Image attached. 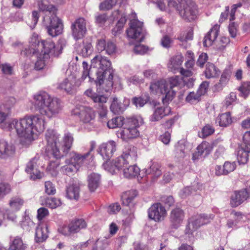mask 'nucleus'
Here are the masks:
<instances>
[{
  "mask_svg": "<svg viewBox=\"0 0 250 250\" xmlns=\"http://www.w3.org/2000/svg\"><path fill=\"white\" fill-rule=\"evenodd\" d=\"M126 16L125 14L122 15L121 18L117 22L115 26L112 29V34L114 35H117L123 29L124 25L126 22Z\"/></svg>",
  "mask_w": 250,
  "mask_h": 250,
  "instance_id": "nucleus-43",
  "label": "nucleus"
},
{
  "mask_svg": "<svg viewBox=\"0 0 250 250\" xmlns=\"http://www.w3.org/2000/svg\"><path fill=\"white\" fill-rule=\"evenodd\" d=\"M140 126L139 121L135 118L128 119L125 123L123 129L119 133L121 138L125 140L135 138L139 136L138 128Z\"/></svg>",
  "mask_w": 250,
  "mask_h": 250,
  "instance_id": "nucleus-7",
  "label": "nucleus"
},
{
  "mask_svg": "<svg viewBox=\"0 0 250 250\" xmlns=\"http://www.w3.org/2000/svg\"><path fill=\"white\" fill-rule=\"evenodd\" d=\"M74 87L72 84V79H65L62 82L60 83L58 88L65 90L67 93L70 92Z\"/></svg>",
  "mask_w": 250,
  "mask_h": 250,
  "instance_id": "nucleus-46",
  "label": "nucleus"
},
{
  "mask_svg": "<svg viewBox=\"0 0 250 250\" xmlns=\"http://www.w3.org/2000/svg\"><path fill=\"white\" fill-rule=\"evenodd\" d=\"M192 31H183L177 37V40L182 42H187L188 41L192 40Z\"/></svg>",
  "mask_w": 250,
  "mask_h": 250,
  "instance_id": "nucleus-49",
  "label": "nucleus"
},
{
  "mask_svg": "<svg viewBox=\"0 0 250 250\" xmlns=\"http://www.w3.org/2000/svg\"><path fill=\"white\" fill-rule=\"evenodd\" d=\"M48 228L46 224L39 222L36 229L35 240L37 243H42L48 237Z\"/></svg>",
  "mask_w": 250,
  "mask_h": 250,
  "instance_id": "nucleus-22",
  "label": "nucleus"
},
{
  "mask_svg": "<svg viewBox=\"0 0 250 250\" xmlns=\"http://www.w3.org/2000/svg\"><path fill=\"white\" fill-rule=\"evenodd\" d=\"M35 40H37V38H33L31 39L29 46L25 48L24 50H22L21 51V55L29 57L32 55L35 54L39 51L38 46L35 47V46L31 45L32 42H35Z\"/></svg>",
  "mask_w": 250,
  "mask_h": 250,
  "instance_id": "nucleus-38",
  "label": "nucleus"
},
{
  "mask_svg": "<svg viewBox=\"0 0 250 250\" xmlns=\"http://www.w3.org/2000/svg\"><path fill=\"white\" fill-rule=\"evenodd\" d=\"M159 93L165 95L162 99L163 103L164 104H168L175 97L176 92L173 89L168 88V83L166 80H159Z\"/></svg>",
  "mask_w": 250,
  "mask_h": 250,
  "instance_id": "nucleus-18",
  "label": "nucleus"
},
{
  "mask_svg": "<svg viewBox=\"0 0 250 250\" xmlns=\"http://www.w3.org/2000/svg\"><path fill=\"white\" fill-rule=\"evenodd\" d=\"M143 22L138 20H132L130 23V27L126 30L127 37L129 38L138 40L139 42H142L144 38V35L142 33Z\"/></svg>",
  "mask_w": 250,
  "mask_h": 250,
  "instance_id": "nucleus-14",
  "label": "nucleus"
},
{
  "mask_svg": "<svg viewBox=\"0 0 250 250\" xmlns=\"http://www.w3.org/2000/svg\"><path fill=\"white\" fill-rule=\"evenodd\" d=\"M181 9H179V14L185 20L191 21L195 20L197 15V6L192 0L180 2Z\"/></svg>",
  "mask_w": 250,
  "mask_h": 250,
  "instance_id": "nucleus-10",
  "label": "nucleus"
},
{
  "mask_svg": "<svg viewBox=\"0 0 250 250\" xmlns=\"http://www.w3.org/2000/svg\"><path fill=\"white\" fill-rule=\"evenodd\" d=\"M249 197V193L247 189L245 188L238 191H235L231 196L230 205L231 207H237Z\"/></svg>",
  "mask_w": 250,
  "mask_h": 250,
  "instance_id": "nucleus-19",
  "label": "nucleus"
},
{
  "mask_svg": "<svg viewBox=\"0 0 250 250\" xmlns=\"http://www.w3.org/2000/svg\"><path fill=\"white\" fill-rule=\"evenodd\" d=\"M92 50V46L91 43H86L84 44L82 49L81 54L84 57H87L89 56Z\"/></svg>",
  "mask_w": 250,
  "mask_h": 250,
  "instance_id": "nucleus-60",
  "label": "nucleus"
},
{
  "mask_svg": "<svg viewBox=\"0 0 250 250\" xmlns=\"http://www.w3.org/2000/svg\"><path fill=\"white\" fill-rule=\"evenodd\" d=\"M187 54L189 59L186 61L185 65L187 69H191L193 67L195 63L194 54L191 51H188Z\"/></svg>",
  "mask_w": 250,
  "mask_h": 250,
  "instance_id": "nucleus-58",
  "label": "nucleus"
},
{
  "mask_svg": "<svg viewBox=\"0 0 250 250\" xmlns=\"http://www.w3.org/2000/svg\"><path fill=\"white\" fill-rule=\"evenodd\" d=\"M201 95L197 91L196 92H191L186 97V101L188 102L192 103L196 101H199L200 100Z\"/></svg>",
  "mask_w": 250,
  "mask_h": 250,
  "instance_id": "nucleus-61",
  "label": "nucleus"
},
{
  "mask_svg": "<svg viewBox=\"0 0 250 250\" xmlns=\"http://www.w3.org/2000/svg\"><path fill=\"white\" fill-rule=\"evenodd\" d=\"M24 203V200L19 196L12 197L9 202L10 207L15 211L20 210Z\"/></svg>",
  "mask_w": 250,
  "mask_h": 250,
  "instance_id": "nucleus-37",
  "label": "nucleus"
},
{
  "mask_svg": "<svg viewBox=\"0 0 250 250\" xmlns=\"http://www.w3.org/2000/svg\"><path fill=\"white\" fill-rule=\"evenodd\" d=\"M96 48L99 52L105 51L106 54L111 55L115 53L117 47L116 44L111 41L106 42L104 39H98L96 43Z\"/></svg>",
  "mask_w": 250,
  "mask_h": 250,
  "instance_id": "nucleus-20",
  "label": "nucleus"
},
{
  "mask_svg": "<svg viewBox=\"0 0 250 250\" xmlns=\"http://www.w3.org/2000/svg\"><path fill=\"white\" fill-rule=\"evenodd\" d=\"M39 8L40 11L47 12L46 15L51 16L52 14H56L57 9L52 4H50L46 0H42L38 3Z\"/></svg>",
  "mask_w": 250,
  "mask_h": 250,
  "instance_id": "nucleus-31",
  "label": "nucleus"
},
{
  "mask_svg": "<svg viewBox=\"0 0 250 250\" xmlns=\"http://www.w3.org/2000/svg\"><path fill=\"white\" fill-rule=\"evenodd\" d=\"M71 114L79 117L80 121L83 124H89L95 118L96 113L90 106L77 105L71 111Z\"/></svg>",
  "mask_w": 250,
  "mask_h": 250,
  "instance_id": "nucleus-8",
  "label": "nucleus"
},
{
  "mask_svg": "<svg viewBox=\"0 0 250 250\" xmlns=\"http://www.w3.org/2000/svg\"><path fill=\"white\" fill-rule=\"evenodd\" d=\"M35 226V223L29 219H24L21 223L22 229L27 231H29Z\"/></svg>",
  "mask_w": 250,
  "mask_h": 250,
  "instance_id": "nucleus-62",
  "label": "nucleus"
},
{
  "mask_svg": "<svg viewBox=\"0 0 250 250\" xmlns=\"http://www.w3.org/2000/svg\"><path fill=\"white\" fill-rule=\"evenodd\" d=\"M10 114L9 108L0 104V124L3 123Z\"/></svg>",
  "mask_w": 250,
  "mask_h": 250,
  "instance_id": "nucleus-53",
  "label": "nucleus"
},
{
  "mask_svg": "<svg viewBox=\"0 0 250 250\" xmlns=\"http://www.w3.org/2000/svg\"><path fill=\"white\" fill-rule=\"evenodd\" d=\"M210 217L205 214L193 216L188 219V223L186 229L187 233H192L201 226L209 223Z\"/></svg>",
  "mask_w": 250,
  "mask_h": 250,
  "instance_id": "nucleus-11",
  "label": "nucleus"
},
{
  "mask_svg": "<svg viewBox=\"0 0 250 250\" xmlns=\"http://www.w3.org/2000/svg\"><path fill=\"white\" fill-rule=\"evenodd\" d=\"M49 214L48 209L44 207H41L37 210V218L40 222L48 216Z\"/></svg>",
  "mask_w": 250,
  "mask_h": 250,
  "instance_id": "nucleus-54",
  "label": "nucleus"
},
{
  "mask_svg": "<svg viewBox=\"0 0 250 250\" xmlns=\"http://www.w3.org/2000/svg\"><path fill=\"white\" fill-rule=\"evenodd\" d=\"M223 167L225 174L227 175L233 171L236 168V165L234 162L226 161L225 162Z\"/></svg>",
  "mask_w": 250,
  "mask_h": 250,
  "instance_id": "nucleus-56",
  "label": "nucleus"
},
{
  "mask_svg": "<svg viewBox=\"0 0 250 250\" xmlns=\"http://www.w3.org/2000/svg\"><path fill=\"white\" fill-rule=\"evenodd\" d=\"M101 176L99 174L92 173L88 177V186L90 191H94L100 183Z\"/></svg>",
  "mask_w": 250,
  "mask_h": 250,
  "instance_id": "nucleus-30",
  "label": "nucleus"
},
{
  "mask_svg": "<svg viewBox=\"0 0 250 250\" xmlns=\"http://www.w3.org/2000/svg\"><path fill=\"white\" fill-rule=\"evenodd\" d=\"M60 138V135L55 130H47L45 134L44 152L47 156L61 158L70 151L74 141L73 135L70 132L64 133L62 142Z\"/></svg>",
  "mask_w": 250,
  "mask_h": 250,
  "instance_id": "nucleus-2",
  "label": "nucleus"
},
{
  "mask_svg": "<svg viewBox=\"0 0 250 250\" xmlns=\"http://www.w3.org/2000/svg\"><path fill=\"white\" fill-rule=\"evenodd\" d=\"M230 76V73L229 71L228 70H224L221 75L218 83L219 86L222 87L226 85L229 80Z\"/></svg>",
  "mask_w": 250,
  "mask_h": 250,
  "instance_id": "nucleus-51",
  "label": "nucleus"
},
{
  "mask_svg": "<svg viewBox=\"0 0 250 250\" xmlns=\"http://www.w3.org/2000/svg\"><path fill=\"white\" fill-rule=\"evenodd\" d=\"M116 151V144L114 141H109L104 143L99 147V152L104 159L106 160L111 158Z\"/></svg>",
  "mask_w": 250,
  "mask_h": 250,
  "instance_id": "nucleus-21",
  "label": "nucleus"
},
{
  "mask_svg": "<svg viewBox=\"0 0 250 250\" xmlns=\"http://www.w3.org/2000/svg\"><path fill=\"white\" fill-rule=\"evenodd\" d=\"M168 83V88L173 89L176 86H179L183 82V79L178 76L172 77L169 79Z\"/></svg>",
  "mask_w": 250,
  "mask_h": 250,
  "instance_id": "nucleus-50",
  "label": "nucleus"
},
{
  "mask_svg": "<svg viewBox=\"0 0 250 250\" xmlns=\"http://www.w3.org/2000/svg\"><path fill=\"white\" fill-rule=\"evenodd\" d=\"M149 101V97L146 98L143 97H135L132 99V104L136 107H143Z\"/></svg>",
  "mask_w": 250,
  "mask_h": 250,
  "instance_id": "nucleus-48",
  "label": "nucleus"
},
{
  "mask_svg": "<svg viewBox=\"0 0 250 250\" xmlns=\"http://www.w3.org/2000/svg\"><path fill=\"white\" fill-rule=\"evenodd\" d=\"M118 0H105L99 5L100 10H108L111 9L117 2Z\"/></svg>",
  "mask_w": 250,
  "mask_h": 250,
  "instance_id": "nucleus-47",
  "label": "nucleus"
},
{
  "mask_svg": "<svg viewBox=\"0 0 250 250\" xmlns=\"http://www.w3.org/2000/svg\"><path fill=\"white\" fill-rule=\"evenodd\" d=\"M196 150L193 154V160L198 159L205 152L208 154L210 151V144L208 142L203 141L197 147Z\"/></svg>",
  "mask_w": 250,
  "mask_h": 250,
  "instance_id": "nucleus-29",
  "label": "nucleus"
},
{
  "mask_svg": "<svg viewBox=\"0 0 250 250\" xmlns=\"http://www.w3.org/2000/svg\"><path fill=\"white\" fill-rule=\"evenodd\" d=\"M45 192L48 195H54L56 189L54 185L50 181H46L44 183Z\"/></svg>",
  "mask_w": 250,
  "mask_h": 250,
  "instance_id": "nucleus-55",
  "label": "nucleus"
},
{
  "mask_svg": "<svg viewBox=\"0 0 250 250\" xmlns=\"http://www.w3.org/2000/svg\"><path fill=\"white\" fill-rule=\"evenodd\" d=\"M172 43V40L167 35L164 36L161 40V44L163 47L166 48H170Z\"/></svg>",
  "mask_w": 250,
  "mask_h": 250,
  "instance_id": "nucleus-59",
  "label": "nucleus"
},
{
  "mask_svg": "<svg viewBox=\"0 0 250 250\" xmlns=\"http://www.w3.org/2000/svg\"><path fill=\"white\" fill-rule=\"evenodd\" d=\"M43 24L48 35L52 37H56L62 33L63 23L56 14L51 16L45 15L43 18Z\"/></svg>",
  "mask_w": 250,
  "mask_h": 250,
  "instance_id": "nucleus-6",
  "label": "nucleus"
},
{
  "mask_svg": "<svg viewBox=\"0 0 250 250\" xmlns=\"http://www.w3.org/2000/svg\"><path fill=\"white\" fill-rule=\"evenodd\" d=\"M105 240H102L98 239L93 248L92 250H104L107 246V243Z\"/></svg>",
  "mask_w": 250,
  "mask_h": 250,
  "instance_id": "nucleus-63",
  "label": "nucleus"
},
{
  "mask_svg": "<svg viewBox=\"0 0 250 250\" xmlns=\"http://www.w3.org/2000/svg\"><path fill=\"white\" fill-rule=\"evenodd\" d=\"M183 59L184 57L181 54H177L172 57L167 64V66L170 71L176 73L180 70Z\"/></svg>",
  "mask_w": 250,
  "mask_h": 250,
  "instance_id": "nucleus-27",
  "label": "nucleus"
},
{
  "mask_svg": "<svg viewBox=\"0 0 250 250\" xmlns=\"http://www.w3.org/2000/svg\"><path fill=\"white\" fill-rule=\"evenodd\" d=\"M31 45L38 46L39 50H41L42 52L44 55V56L49 57V55L56 56L58 55V51H56L57 48L54 42L50 39L40 41L38 39L35 40V42H32Z\"/></svg>",
  "mask_w": 250,
  "mask_h": 250,
  "instance_id": "nucleus-12",
  "label": "nucleus"
},
{
  "mask_svg": "<svg viewBox=\"0 0 250 250\" xmlns=\"http://www.w3.org/2000/svg\"><path fill=\"white\" fill-rule=\"evenodd\" d=\"M184 218L185 212L182 209L177 207L172 209L169 217L171 228L174 229L179 228L183 223Z\"/></svg>",
  "mask_w": 250,
  "mask_h": 250,
  "instance_id": "nucleus-17",
  "label": "nucleus"
},
{
  "mask_svg": "<svg viewBox=\"0 0 250 250\" xmlns=\"http://www.w3.org/2000/svg\"><path fill=\"white\" fill-rule=\"evenodd\" d=\"M137 195L136 190H130L124 192L122 195V204L126 206H131L133 205V201Z\"/></svg>",
  "mask_w": 250,
  "mask_h": 250,
  "instance_id": "nucleus-28",
  "label": "nucleus"
},
{
  "mask_svg": "<svg viewBox=\"0 0 250 250\" xmlns=\"http://www.w3.org/2000/svg\"><path fill=\"white\" fill-rule=\"evenodd\" d=\"M240 146L250 148V131H246L243 136V143Z\"/></svg>",
  "mask_w": 250,
  "mask_h": 250,
  "instance_id": "nucleus-64",
  "label": "nucleus"
},
{
  "mask_svg": "<svg viewBox=\"0 0 250 250\" xmlns=\"http://www.w3.org/2000/svg\"><path fill=\"white\" fill-rule=\"evenodd\" d=\"M171 109L169 107H158L155 108L153 114L149 117V121L157 122L161 120L164 117L170 114Z\"/></svg>",
  "mask_w": 250,
  "mask_h": 250,
  "instance_id": "nucleus-25",
  "label": "nucleus"
},
{
  "mask_svg": "<svg viewBox=\"0 0 250 250\" xmlns=\"http://www.w3.org/2000/svg\"><path fill=\"white\" fill-rule=\"evenodd\" d=\"M137 149L134 146H128L123 152L121 156L117 157L112 161H107L103 164L104 168L109 172L113 174L124 168L127 167L130 164L134 163L137 160Z\"/></svg>",
  "mask_w": 250,
  "mask_h": 250,
  "instance_id": "nucleus-4",
  "label": "nucleus"
},
{
  "mask_svg": "<svg viewBox=\"0 0 250 250\" xmlns=\"http://www.w3.org/2000/svg\"><path fill=\"white\" fill-rule=\"evenodd\" d=\"M91 66L98 69L95 83L101 86L105 91H109L113 85V70L111 62L105 57L96 55L91 60Z\"/></svg>",
  "mask_w": 250,
  "mask_h": 250,
  "instance_id": "nucleus-3",
  "label": "nucleus"
},
{
  "mask_svg": "<svg viewBox=\"0 0 250 250\" xmlns=\"http://www.w3.org/2000/svg\"><path fill=\"white\" fill-rule=\"evenodd\" d=\"M15 153V147L3 140H0V158L6 159L13 156Z\"/></svg>",
  "mask_w": 250,
  "mask_h": 250,
  "instance_id": "nucleus-24",
  "label": "nucleus"
},
{
  "mask_svg": "<svg viewBox=\"0 0 250 250\" xmlns=\"http://www.w3.org/2000/svg\"><path fill=\"white\" fill-rule=\"evenodd\" d=\"M45 204L47 207L54 209L60 207L62 205V201L59 198L48 197L45 200Z\"/></svg>",
  "mask_w": 250,
  "mask_h": 250,
  "instance_id": "nucleus-44",
  "label": "nucleus"
},
{
  "mask_svg": "<svg viewBox=\"0 0 250 250\" xmlns=\"http://www.w3.org/2000/svg\"><path fill=\"white\" fill-rule=\"evenodd\" d=\"M129 105L128 100H125L122 103L117 98H114L110 106V110L114 114L123 113Z\"/></svg>",
  "mask_w": 250,
  "mask_h": 250,
  "instance_id": "nucleus-26",
  "label": "nucleus"
},
{
  "mask_svg": "<svg viewBox=\"0 0 250 250\" xmlns=\"http://www.w3.org/2000/svg\"><path fill=\"white\" fill-rule=\"evenodd\" d=\"M204 73L208 79L215 78L219 75V70L214 64L208 62L206 64Z\"/></svg>",
  "mask_w": 250,
  "mask_h": 250,
  "instance_id": "nucleus-36",
  "label": "nucleus"
},
{
  "mask_svg": "<svg viewBox=\"0 0 250 250\" xmlns=\"http://www.w3.org/2000/svg\"><path fill=\"white\" fill-rule=\"evenodd\" d=\"M165 208L160 203L153 204L148 209V217L155 222H160L164 219L167 215Z\"/></svg>",
  "mask_w": 250,
  "mask_h": 250,
  "instance_id": "nucleus-16",
  "label": "nucleus"
},
{
  "mask_svg": "<svg viewBox=\"0 0 250 250\" xmlns=\"http://www.w3.org/2000/svg\"><path fill=\"white\" fill-rule=\"evenodd\" d=\"M229 39L228 37L225 36L221 37L220 38L219 41L217 42V49L220 50H224L227 45L229 43Z\"/></svg>",
  "mask_w": 250,
  "mask_h": 250,
  "instance_id": "nucleus-57",
  "label": "nucleus"
},
{
  "mask_svg": "<svg viewBox=\"0 0 250 250\" xmlns=\"http://www.w3.org/2000/svg\"><path fill=\"white\" fill-rule=\"evenodd\" d=\"M89 155V152L82 155L75 151L71 152L69 153V158L65 160L66 165L62 167L63 171L66 174L77 171Z\"/></svg>",
  "mask_w": 250,
  "mask_h": 250,
  "instance_id": "nucleus-5",
  "label": "nucleus"
},
{
  "mask_svg": "<svg viewBox=\"0 0 250 250\" xmlns=\"http://www.w3.org/2000/svg\"><path fill=\"white\" fill-rule=\"evenodd\" d=\"M214 131V128L210 125L208 124L205 125L201 131L198 133V136L202 139H205L212 135Z\"/></svg>",
  "mask_w": 250,
  "mask_h": 250,
  "instance_id": "nucleus-45",
  "label": "nucleus"
},
{
  "mask_svg": "<svg viewBox=\"0 0 250 250\" xmlns=\"http://www.w3.org/2000/svg\"><path fill=\"white\" fill-rule=\"evenodd\" d=\"M216 121L220 126L226 127L229 126L232 122L230 112H228L220 114L217 117Z\"/></svg>",
  "mask_w": 250,
  "mask_h": 250,
  "instance_id": "nucleus-33",
  "label": "nucleus"
},
{
  "mask_svg": "<svg viewBox=\"0 0 250 250\" xmlns=\"http://www.w3.org/2000/svg\"><path fill=\"white\" fill-rule=\"evenodd\" d=\"M84 94L89 97L94 103H98L100 104H103L107 102L108 97L104 95H99L94 92L91 89L86 90ZM99 115L101 119L105 118L107 113V109L106 106L103 104L100 105Z\"/></svg>",
  "mask_w": 250,
  "mask_h": 250,
  "instance_id": "nucleus-13",
  "label": "nucleus"
},
{
  "mask_svg": "<svg viewBox=\"0 0 250 250\" xmlns=\"http://www.w3.org/2000/svg\"><path fill=\"white\" fill-rule=\"evenodd\" d=\"M250 148L240 146L237 152V160L239 164H245L249 160Z\"/></svg>",
  "mask_w": 250,
  "mask_h": 250,
  "instance_id": "nucleus-34",
  "label": "nucleus"
},
{
  "mask_svg": "<svg viewBox=\"0 0 250 250\" xmlns=\"http://www.w3.org/2000/svg\"><path fill=\"white\" fill-rule=\"evenodd\" d=\"M125 119L123 117H116L107 122V125L109 128L120 127L125 125Z\"/></svg>",
  "mask_w": 250,
  "mask_h": 250,
  "instance_id": "nucleus-41",
  "label": "nucleus"
},
{
  "mask_svg": "<svg viewBox=\"0 0 250 250\" xmlns=\"http://www.w3.org/2000/svg\"><path fill=\"white\" fill-rule=\"evenodd\" d=\"M25 248L26 246L23 244L21 238L17 236L12 241L9 250H25Z\"/></svg>",
  "mask_w": 250,
  "mask_h": 250,
  "instance_id": "nucleus-40",
  "label": "nucleus"
},
{
  "mask_svg": "<svg viewBox=\"0 0 250 250\" xmlns=\"http://www.w3.org/2000/svg\"><path fill=\"white\" fill-rule=\"evenodd\" d=\"M7 215V219L14 221L16 218V215L13 211L10 209H1L0 208V226L1 225L3 221L5 219V215Z\"/></svg>",
  "mask_w": 250,
  "mask_h": 250,
  "instance_id": "nucleus-42",
  "label": "nucleus"
},
{
  "mask_svg": "<svg viewBox=\"0 0 250 250\" xmlns=\"http://www.w3.org/2000/svg\"><path fill=\"white\" fill-rule=\"evenodd\" d=\"M87 224L83 219L72 220L67 225H63L58 229L59 232L64 236H69L86 228Z\"/></svg>",
  "mask_w": 250,
  "mask_h": 250,
  "instance_id": "nucleus-9",
  "label": "nucleus"
},
{
  "mask_svg": "<svg viewBox=\"0 0 250 250\" xmlns=\"http://www.w3.org/2000/svg\"><path fill=\"white\" fill-rule=\"evenodd\" d=\"M160 167L158 163H154L150 166L149 168L146 171L148 174H150L152 176V178L153 179H155L162 175Z\"/></svg>",
  "mask_w": 250,
  "mask_h": 250,
  "instance_id": "nucleus-39",
  "label": "nucleus"
},
{
  "mask_svg": "<svg viewBox=\"0 0 250 250\" xmlns=\"http://www.w3.org/2000/svg\"><path fill=\"white\" fill-rule=\"evenodd\" d=\"M66 197L70 199L77 200L80 196V188L75 185H71L66 189Z\"/></svg>",
  "mask_w": 250,
  "mask_h": 250,
  "instance_id": "nucleus-35",
  "label": "nucleus"
},
{
  "mask_svg": "<svg viewBox=\"0 0 250 250\" xmlns=\"http://www.w3.org/2000/svg\"><path fill=\"white\" fill-rule=\"evenodd\" d=\"M131 164H129L127 167L124 168L123 171L124 176L127 178L135 177L140 172V168L136 165H131Z\"/></svg>",
  "mask_w": 250,
  "mask_h": 250,
  "instance_id": "nucleus-32",
  "label": "nucleus"
},
{
  "mask_svg": "<svg viewBox=\"0 0 250 250\" xmlns=\"http://www.w3.org/2000/svg\"><path fill=\"white\" fill-rule=\"evenodd\" d=\"M34 99L40 114L26 115L19 121L13 120L8 125L9 130L15 129L19 137L30 142L37 139L44 131L46 121L43 115L51 118L62 110L61 100L51 97L45 92L38 93Z\"/></svg>",
  "mask_w": 250,
  "mask_h": 250,
  "instance_id": "nucleus-1",
  "label": "nucleus"
},
{
  "mask_svg": "<svg viewBox=\"0 0 250 250\" xmlns=\"http://www.w3.org/2000/svg\"><path fill=\"white\" fill-rule=\"evenodd\" d=\"M241 93V96L246 98L250 92V82L243 83L238 88Z\"/></svg>",
  "mask_w": 250,
  "mask_h": 250,
  "instance_id": "nucleus-52",
  "label": "nucleus"
},
{
  "mask_svg": "<svg viewBox=\"0 0 250 250\" xmlns=\"http://www.w3.org/2000/svg\"><path fill=\"white\" fill-rule=\"evenodd\" d=\"M72 36L76 40L82 39L86 34V21L83 18H79L71 26Z\"/></svg>",
  "mask_w": 250,
  "mask_h": 250,
  "instance_id": "nucleus-15",
  "label": "nucleus"
},
{
  "mask_svg": "<svg viewBox=\"0 0 250 250\" xmlns=\"http://www.w3.org/2000/svg\"><path fill=\"white\" fill-rule=\"evenodd\" d=\"M220 29V25L215 24L205 35L203 40V45L206 47L212 45L213 42L218 36Z\"/></svg>",
  "mask_w": 250,
  "mask_h": 250,
  "instance_id": "nucleus-23",
  "label": "nucleus"
}]
</instances>
